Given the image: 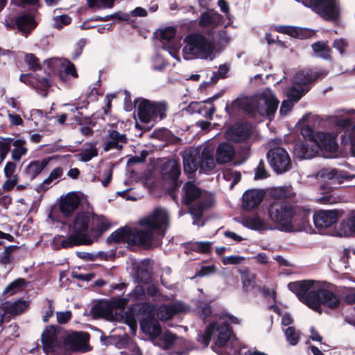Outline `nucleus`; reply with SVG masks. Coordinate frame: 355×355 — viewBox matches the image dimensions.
Here are the masks:
<instances>
[{
	"instance_id": "nucleus-34",
	"label": "nucleus",
	"mask_w": 355,
	"mask_h": 355,
	"mask_svg": "<svg viewBox=\"0 0 355 355\" xmlns=\"http://www.w3.org/2000/svg\"><path fill=\"white\" fill-rule=\"evenodd\" d=\"M12 145L15 147L12 150V159L16 162L19 161L28 152L26 141L24 139L12 138Z\"/></svg>"
},
{
	"instance_id": "nucleus-16",
	"label": "nucleus",
	"mask_w": 355,
	"mask_h": 355,
	"mask_svg": "<svg viewBox=\"0 0 355 355\" xmlns=\"http://www.w3.org/2000/svg\"><path fill=\"white\" fill-rule=\"evenodd\" d=\"M52 159L51 157H46L41 159L31 161L23 169V175L33 181L42 173Z\"/></svg>"
},
{
	"instance_id": "nucleus-10",
	"label": "nucleus",
	"mask_w": 355,
	"mask_h": 355,
	"mask_svg": "<svg viewBox=\"0 0 355 355\" xmlns=\"http://www.w3.org/2000/svg\"><path fill=\"white\" fill-rule=\"evenodd\" d=\"M303 3L326 20L334 21L338 17L336 0H306Z\"/></svg>"
},
{
	"instance_id": "nucleus-27",
	"label": "nucleus",
	"mask_w": 355,
	"mask_h": 355,
	"mask_svg": "<svg viewBox=\"0 0 355 355\" xmlns=\"http://www.w3.org/2000/svg\"><path fill=\"white\" fill-rule=\"evenodd\" d=\"M199 169L203 172L210 171L215 167L213 150L209 146H205L200 152Z\"/></svg>"
},
{
	"instance_id": "nucleus-23",
	"label": "nucleus",
	"mask_w": 355,
	"mask_h": 355,
	"mask_svg": "<svg viewBox=\"0 0 355 355\" xmlns=\"http://www.w3.org/2000/svg\"><path fill=\"white\" fill-rule=\"evenodd\" d=\"M235 155V148L232 144L227 142H222L216 148V162L218 164H227L232 161Z\"/></svg>"
},
{
	"instance_id": "nucleus-39",
	"label": "nucleus",
	"mask_w": 355,
	"mask_h": 355,
	"mask_svg": "<svg viewBox=\"0 0 355 355\" xmlns=\"http://www.w3.org/2000/svg\"><path fill=\"white\" fill-rule=\"evenodd\" d=\"M244 225L247 227L255 231H263L268 229L265 220L261 218L258 215L246 218L244 221Z\"/></svg>"
},
{
	"instance_id": "nucleus-31",
	"label": "nucleus",
	"mask_w": 355,
	"mask_h": 355,
	"mask_svg": "<svg viewBox=\"0 0 355 355\" xmlns=\"http://www.w3.org/2000/svg\"><path fill=\"white\" fill-rule=\"evenodd\" d=\"M91 313L94 318H110L113 313L110 304L107 301H100L94 305L91 309Z\"/></svg>"
},
{
	"instance_id": "nucleus-48",
	"label": "nucleus",
	"mask_w": 355,
	"mask_h": 355,
	"mask_svg": "<svg viewBox=\"0 0 355 355\" xmlns=\"http://www.w3.org/2000/svg\"><path fill=\"white\" fill-rule=\"evenodd\" d=\"M19 247L17 245H9L6 247L4 251L0 254V264L6 266L14 261L12 254Z\"/></svg>"
},
{
	"instance_id": "nucleus-62",
	"label": "nucleus",
	"mask_w": 355,
	"mask_h": 355,
	"mask_svg": "<svg viewBox=\"0 0 355 355\" xmlns=\"http://www.w3.org/2000/svg\"><path fill=\"white\" fill-rule=\"evenodd\" d=\"M268 176L269 174L266 169L264 161L261 159L255 169L254 180L265 179Z\"/></svg>"
},
{
	"instance_id": "nucleus-56",
	"label": "nucleus",
	"mask_w": 355,
	"mask_h": 355,
	"mask_svg": "<svg viewBox=\"0 0 355 355\" xmlns=\"http://www.w3.org/2000/svg\"><path fill=\"white\" fill-rule=\"evenodd\" d=\"M328 187L326 185H321L320 190L322 196L318 198V202L322 204H332L335 202V197L328 191Z\"/></svg>"
},
{
	"instance_id": "nucleus-40",
	"label": "nucleus",
	"mask_w": 355,
	"mask_h": 355,
	"mask_svg": "<svg viewBox=\"0 0 355 355\" xmlns=\"http://www.w3.org/2000/svg\"><path fill=\"white\" fill-rule=\"evenodd\" d=\"M183 245L186 249L205 254L210 252L211 248V243L209 241L189 242L184 243Z\"/></svg>"
},
{
	"instance_id": "nucleus-1",
	"label": "nucleus",
	"mask_w": 355,
	"mask_h": 355,
	"mask_svg": "<svg viewBox=\"0 0 355 355\" xmlns=\"http://www.w3.org/2000/svg\"><path fill=\"white\" fill-rule=\"evenodd\" d=\"M141 227H121L113 232L106 239L107 244L125 243L131 247H140L150 250L161 245L169 225L167 212L156 208L146 217L138 221Z\"/></svg>"
},
{
	"instance_id": "nucleus-63",
	"label": "nucleus",
	"mask_w": 355,
	"mask_h": 355,
	"mask_svg": "<svg viewBox=\"0 0 355 355\" xmlns=\"http://www.w3.org/2000/svg\"><path fill=\"white\" fill-rule=\"evenodd\" d=\"M35 87L41 91H47L52 85V83L49 78L38 77L35 78Z\"/></svg>"
},
{
	"instance_id": "nucleus-58",
	"label": "nucleus",
	"mask_w": 355,
	"mask_h": 355,
	"mask_svg": "<svg viewBox=\"0 0 355 355\" xmlns=\"http://www.w3.org/2000/svg\"><path fill=\"white\" fill-rule=\"evenodd\" d=\"M301 134L306 141H311L314 144L316 141L317 132L310 125H304L301 129Z\"/></svg>"
},
{
	"instance_id": "nucleus-47",
	"label": "nucleus",
	"mask_w": 355,
	"mask_h": 355,
	"mask_svg": "<svg viewBox=\"0 0 355 355\" xmlns=\"http://www.w3.org/2000/svg\"><path fill=\"white\" fill-rule=\"evenodd\" d=\"M76 121L80 125H83V124L87 125L85 126H82L80 128V131L82 135L85 136H89L93 134L94 131L92 130V127L96 125V123L93 121L89 117H84L83 119H81L78 116H76Z\"/></svg>"
},
{
	"instance_id": "nucleus-11",
	"label": "nucleus",
	"mask_w": 355,
	"mask_h": 355,
	"mask_svg": "<svg viewBox=\"0 0 355 355\" xmlns=\"http://www.w3.org/2000/svg\"><path fill=\"white\" fill-rule=\"evenodd\" d=\"M315 293L318 297L316 300H313V304L310 306V309L312 310L321 313V305L331 310H336L340 307V300L333 291L324 288H318L315 290Z\"/></svg>"
},
{
	"instance_id": "nucleus-3",
	"label": "nucleus",
	"mask_w": 355,
	"mask_h": 355,
	"mask_svg": "<svg viewBox=\"0 0 355 355\" xmlns=\"http://www.w3.org/2000/svg\"><path fill=\"white\" fill-rule=\"evenodd\" d=\"M182 191L184 193L182 203L186 206L190 205L195 200L199 199L189 208L190 214L196 220L200 219L204 211L211 208L214 204L213 198L211 196L201 197L202 189L191 181H188L184 184Z\"/></svg>"
},
{
	"instance_id": "nucleus-46",
	"label": "nucleus",
	"mask_w": 355,
	"mask_h": 355,
	"mask_svg": "<svg viewBox=\"0 0 355 355\" xmlns=\"http://www.w3.org/2000/svg\"><path fill=\"white\" fill-rule=\"evenodd\" d=\"M28 284V282L24 278H17L10 282L5 288L3 294L13 295L22 289Z\"/></svg>"
},
{
	"instance_id": "nucleus-7",
	"label": "nucleus",
	"mask_w": 355,
	"mask_h": 355,
	"mask_svg": "<svg viewBox=\"0 0 355 355\" xmlns=\"http://www.w3.org/2000/svg\"><path fill=\"white\" fill-rule=\"evenodd\" d=\"M138 305L137 313L143 316L140 320L141 330L153 338H158L162 334V327L155 318V305L150 302H142Z\"/></svg>"
},
{
	"instance_id": "nucleus-57",
	"label": "nucleus",
	"mask_w": 355,
	"mask_h": 355,
	"mask_svg": "<svg viewBox=\"0 0 355 355\" xmlns=\"http://www.w3.org/2000/svg\"><path fill=\"white\" fill-rule=\"evenodd\" d=\"M129 302V298L127 296L125 297H112L108 300L112 312L114 309H124Z\"/></svg>"
},
{
	"instance_id": "nucleus-52",
	"label": "nucleus",
	"mask_w": 355,
	"mask_h": 355,
	"mask_svg": "<svg viewBox=\"0 0 355 355\" xmlns=\"http://www.w3.org/2000/svg\"><path fill=\"white\" fill-rule=\"evenodd\" d=\"M24 62L31 70L37 71L42 68L39 59L33 53H26L24 56Z\"/></svg>"
},
{
	"instance_id": "nucleus-18",
	"label": "nucleus",
	"mask_w": 355,
	"mask_h": 355,
	"mask_svg": "<svg viewBox=\"0 0 355 355\" xmlns=\"http://www.w3.org/2000/svg\"><path fill=\"white\" fill-rule=\"evenodd\" d=\"M89 334L87 332H73L66 336L64 341L71 352H78L88 343Z\"/></svg>"
},
{
	"instance_id": "nucleus-14",
	"label": "nucleus",
	"mask_w": 355,
	"mask_h": 355,
	"mask_svg": "<svg viewBox=\"0 0 355 355\" xmlns=\"http://www.w3.org/2000/svg\"><path fill=\"white\" fill-rule=\"evenodd\" d=\"M162 179L170 184H175V187H180L182 181L179 177L181 174L180 164L178 160L169 159L162 164L161 167Z\"/></svg>"
},
{
	"instance_id": "nucleus-22",
	"label": "nucleus",
	"mask_w": 355,
	"mask_h": 355,
	"mask_svg": "<svg viewBox=\"0 0 355 355\" xmlns=\"http://www.w3.org/2000/svg\"><path fill=\"white\" fill-rule=\"evenodd\" d=\"M317 137L314 145L320 150L329 153L337 151L338 145L336 141L335 137L331 133L318 132Z\"/></svg>"
},
{
	"instance_id": "nucleus-19",
	"label": "nucleus",
	"mask_w": 355,
	"mask_h": 355,
	"mask_svg": "<svg viewBox=\"0 0 355 355\" xmlns=\"http://www.w3.org/2000/svg\"><path fill=\"white\" fill-rule=\"evenodd\" d=\"M265 193L262 190L250 189L244 192L242 196V207L250 211L258 207L262 202Z\"/></svg>"
},
{
	"instance_id": "nucleus-49",
	"label": "nucleus",
	"mask_w": 355,
	"mask_h": 355,
	"mask_svg": "<svg viewBox=\"0 0 355 355\" xmlns=\"http://www.w3.org/2000/svg\"><path fill=\"white\" fill-rule=\"evenodd\" d=\"M49 355H71V352L65 342L58 341L55 346L45 352Z\"/></svg>"
},
{
	"instance_id": "nucleus-35",
	"label": "nucleus",
	"mask_w": 355,
	"mask_h": 355,
	"mask_svg": "<svg viewBox=\"0 0 355 355\" xmlns=\"http://www.w3.org/2000/svg\"><path fill=\"white\" fill-rule=\"evenodd\" d=\"M293 153L295 155L301 159H309L313 156V149L310 148L305 141H297L295 144Z\"/></svg>"
},
{
	"instance_id": "nucleus-61",
	"label": "nucleus",
	"mask_w": 355,
	"mask_h": 355,
	"mask_svg": "<svg viewBox=\"0 0 355 355\" xmlns=\"http://www.w3.org/2000/svg\"><path fill=\"white\" fill-rule=\"evenodd\" d=\"M176 34V29L173 26H168L160 31L159 39L161 40L171 41Z\"/></svg>"
},
{
	"instance_id": "nucleus-54",
	"label": "nucleus",
	"mask_w": 355,
	"mask_h": 355,
	"mask_svg": "<svg viewBox=\"0 0 355 355\" xmlns=\"http://www.w3.org/2000/svg\"><path fill=\"white\" fill-rule=\"evenodd\" d=\"M89 8L102 9L105 8H112L114 0H87Z\"/></svg>"
},
{
	"instance_id": "nucleus-8",
	"label": "nucleus",
	"mask_w": 355,
	"mask_h": 355,
	"mask_svg": "<svg viewBox=\"0 0 355 355\" xmlns=\"http://www.w3.org/2000/svg\"><path fill=\"white\" fill-rule=\"evenodd\" d=\"M266 157L270 167L277 174L287 172L292 167L291 157L284 148L277 146L270 149Z\"/></svg>"
},
{
	"instance_id": "nucleus-13",
	"label": "nucleus",
	"mask_w": 355,
	"mask_h": 355,
	"mask_svg": "<svg viewBox=\"0 0 355 355\" xmlns=\"http://www.w3.org/2000/svg\"><path fill=\"white\" fill-rule=\"evenodd\" d=\"M343 214V210H320L313 216V223L318 228L329 227L336 224Z\"/></svg>"
},
{
	"instance_id": "nucleus-4",
	"label": "nucleus",
	"mask_w": 355,
	"mask_h": 355,
	"mask_svg": "<svg viewBox=\"0 0 355 355\" xmlns=\"http://www.w3.org/2000/svg\"><path fill=\"white\" fill-rule=\"evenodd\" d=\"M136 101H139L137 105V116L141 123L159 121L166 117L168 105L165 101H152L147 98H139L135 99Z\"/></svg>"
},
{
	"instance_id": "nucleus-25",
	"label": "nucleus",
	"mask_w": 355,
	"mask_h": 355,
	"mask_svg": "<svg viewBox=\"0 0 355 355\" xmlns=\"http://www.w3.org/2000/svg\"><path fill=\"white\" fill-rule=\"evenodd\" d=\"M263 103L259 102V114L261 116H273L277 110L279 101L274 94L263 95Z\"/></svg>"
},
{
	"instance_id": "nucleus-26",
	"label": "nucleus",
	"mask_w": 355,
	"mask_h": 355,
	"mask_svg": "<svg viewBox=\"0 0 355 355\" xmlns=\"http://www.w3.org/2000/svg\"><path fill=\"white\" fill-rule=\"evenodd\" d=\"M184 171L188 175L193 174L199 169L200 151H191L182 157Z\"/></svg>"
},
{
	"instance_id": "nucleus-21",
	"label": "nucleus",
	"mask_w": 355,
	"mask_h": 355,
	"mask_svg": "<svg viewBox=\"0 0 355 355\" xmlns=\"http://www.w3.org/2000/svg\"><path fill=\"white\" fill-rule=\"evenodd\" d=\"M215 327V333H217L215 344L217 346L223 347L226 345L227 343L232 337L233 338H236L234 334L232 327L229 323L223 322L222 323L218 324L216 322Z\"/></svg>"
},
{
	"instance_id": "nucleus-28",
	"label": "nucleus",
	"mask_w": 355,
	"mask_h": 355,
	"mask_svg": "<svg viewBox=\"0 0 355 355\" xmlns=\"http://www.w3.org/2000/svg\"><path fill=\"white\" fill-rule=\"evenodd\" d=\"M41 341L44 352L55 346L59 341L56 336V327L53 325L47 326L42 334Z\"/></svg>"
},
{
	"instance_id": "nucleus-9",
	"label": "nucleus",
	"mask_w": 355,
	"mask_h": 355,
	"mask_svg": "<svg viewBox=\"0 0 355 355\" xmlns=\"http://www.w3.org/2000/svg\"><path fill=\"white\" fill-rule=\"evenodd\" d=\"M316 282L311 279H304L290 282L288 284V288L293 292L297 299L306 304L309 308L313 304V300H316L318 295L315 293V290L310 291L311 288L315 287Z\"/></svg>"
},
{
	"instance_id": "nucleus-2",
	"label": "nucleus",
	"mask_w": 355,
	"mask_h": 355,
	"mask_svg": "<svg viewBox=\"0 0 355 355\" xmlns=\"http://www.w3.org/2000/svg\"><path fill=\"white\" fill-rule=\"evenodd\" d=\"M272 195L274 198L268 208V217L280 230L288 232L295 229L302 230L309 225L311 209L287 201L296 196L292 187L276 188Z\"/></svg>"
},
{
	"instance_id": "nucleus-50",
	"label": "nucleus",
	"mask_w": 355,
	"mask_h": 355,
	"mask_svg": "<svg viewBox=\"0 0 355 355\" xmlns=\"http://www.w3.org/2000/svg\"><path fill=\"white\" fill-rule=\"evenodd\" d=\"M136 313L137 309L135 306H130L122 315L124 322L132 329L137 327Z\"/></svg>"
},
{
	"instance_id": "nucleus-44",
	"label": "nucleus",
	"mask_w": 355,
	"mask_h": 355,
	"mask_svg": "<svg viewBox=\"0 0 355 355\" xmlns=\"http://www.w3.org/2000/svg\"><path fill=\"white\" fill-rule=\"evenodd\" d=\"M216 322H212L206 327L204 334L199 335L198 341L207 347L210 343L212 335L215 333Z\"/></svg>"
},
{
	"instance_id": "nucleus-43",
	"label": "nucleus",
	"mask_w": 355,
	"mask_h": 355,
	"mask_svg": "<svg viewBox=\"0 0 355 355\" xmlns=\"http://www.w3.org/2000/svg\"><path fill=\"white\" fill-rule=\"evenodd\" d=\"M259 102H246L243 105V110L249 119H257L259 114Z\"/></svg>"
},
{
	"instance_id": "nucleus-24",
	"label": "nucleus",
	"mask_w": 355,
	"mask_h": 355,
	"mask_svg": "<svg viewBox=\"0 0 355 355\" xmlns=\"http://www.w3.org/2000/svg\"><path fill=\"white\" fill-rule=\"evenodd\" d=\"M111 227V225L103 216H98L92 213V223L89 232L93 236V240L97 239Z\"/></svg>"
},
{
	"instance_id": "nucleus-15",
	"label": "nucleus",
	"mask_w": 355,
	"mask_h": 355,
	"mask_svg": "<svg viewBox=\"0 0 355 355\" xmlns=\"http://www.w3.org/2000/svg\"><path fill=\"white\" fill-rule=\"evenodd\" d=\"M92 214L88 211H78L71 225L74 232L84 238H91L89 231L92 223Z\"/></svg>"
},
{
	"instance_id": "nucleus-42",
	"label": "nucleus",
	"mask_w": 355,
	"mask_h": 355,
	"mask_svg": "<svg viewBox=\"0 0 355 355\" xmlns=\"http://www.w3.org/2000/svg\"><path fill=\"white\" fill-rule=\"evenodd\" d=\"M340 226L341 230L345 234L349 233L355 235V210L352 211L347 215V218L342 221Z\"/></svg>"
},
{
	"instance_id": "nucleus-64",
	"label": "nucleus",
	"mask_w": 355,
	"mask_h": 355,
	"mask_svg": "<svg viewBox=\"0 0 355 355\" xmlns=\"http://www.w3.org/2000/svg\"><path fill=\"white\" fill-rule=\"evenodd\" d=\"M348 42L345 38L336 39L333 43V47L336 49L341 55H343L348 47Z\"/></svg>"
},
{
	"instance_id": "nucleus-36",
	"label": "nucleus",
	"mask_w": 355,
	"mask_h": 355,
	"mask_svg": "<svg viewBox=\"0 0 355 355\" xmlns=\"http://www.w3.org/2000/svg\"><path fill=\"white\" fill-rule=\"evenodd\" d=\"M240 274L243 291L250 292L253 290L256 285V275L248 269L240 270Z\"/></svg>"
},
{
	"instance_id": "nucleus-53",
	"label": "nucleus",
	"mask_w": 355,
	"mask_h": 355,
	"mask_svg": "<svg viewBox=\"0 0 355 355\" xmlns=\"http://www.w3.org/2000/svg\"><path fill=\"white\" fill-rule=\"evenodd\" d=\"M146 291L144 286L137 285L133 291L129 293L126 296L129 298V301L132 300L137 302L144 300Z\"/></svg>"
},
{
	"instance_id": "nucleus-29",
	"label": "nucleus",
	"mask_w": 355,
	"mask_h": 355,
	"mask_svg": "<svg viewBox=\"0 0 355 355\" xmlns=\"http://www.w3.org/2000/svg\"><path fill=\"white\" fill-rule=\"evenodd\" d=\"M92 243L93 239L92 238L82 237L78 234L73 231V232L67 239L61 241L60 245L62 248L67 249L82 245H89Z\"/></svg>"
},
{
	"instance_id": "nucleus-55",
	"label": "nucleus",
	"mask_w": 355,
	"mask_h": 355,
	"mask_svg": "<svg viewBox=\"0 0 355 355\" xmlns=\"http://www.w3.org/2000/svg\"><path fill=\"white\" fill-rule=\"evenodd\" d=\"M340 170L336 168H322L320 171L319 174L320 177L323 179H326L328 180H336L338 183V176H339Z\"/></svg>"
},
{
	"instance_id": "nucleus-45",
	"label": "nucleus",
	"mask_w": 355,
	"mask_h": 355,
	"mask_svg": "<svg viewBox=\"0 0 355 355\" xmlns=\"http://www.w3.org/2000/svg\"><path fill=\"white\" fill-rule=\"evenodd\" d=\"M312 49L314 52L318 53L320 58L329 60L331 58V49L327 44L323 42H317L312 44Z\"/></svg>"
},
{
	"instance_id": "nucleus-17",
	"label": "nucleus",
	"mask_w": 355,
	"mask_h": 355,
	"mask_svg": "<svg viewBox=\"0 0 355 355\" xmlns=\"http://www.w3.org/2000/svg\"><path fill=\"white\" fill-rule=\"evenodd\" d=\"M80 205V198L76 192H69L60 199L59 209L65 217L71 216Z\"/></svg>"
},
{
	"instance_id": "nucleus-32",
	"label": "nucleus",
	"mask_w": 355,
	"mask_h": 355,
	"mask_svg": "<svg viewBox=\"0 0 355 355\" xmlns=\"http://www.w3.org/2000/svg\"><path fill=\"white\" fill-rule=\"evenodd\" d=\"M158 337V341L154 343V345L163 350H168L171 349L179 338L175 334H173L169 330L166 331Z\"/></svg>"
},
{
	"instance_id": "nucleus-59",
	"label": "nucleus",
	"mask_w": 355,
	"mask_h": 355,
	"mask_svg": "<svg viewBox=\"0 0 355 355\" xmlns=\"http://www.w3.org/2000/svg\"><path fill=\"white\" fill-rule=\"evenodd\" d=\"M109 139H112L119 145L126 144L128 142V139L125 134H121L116 130H111L108 134Z\"/></svg>"
},
{
	"instance_id": "nucleus-41",
	"label": "nucleus",
	"mask_w": 355,
	"mask_h": 355,
	"mask_svg": "<svg viewBox=\"0 0 355 355\" xmlns=\"http://www.w3.org/2000/svg\"><path fill=\"white\" fill-rule=\"evenodd\" d=\"M85 146H88V147L83 148L79 156L82 162H87L98 155V150L95 144L92 143H87Z\"/></svg>"
},
{
	"instance_id": "nucleus-33",
	"label": "nucleus",
	"mask_w": 355,
	"mask_h": 355,
	"mask_svg": "<svg viewBox=\"0 0 355 355\" xmlns=\"http://www.w3.org/2000/svg\"><path fill=\"white\" fill-rule=\"evenodd\" d=\"M181 311L182 307L180 304H172L163 305L158 309V315L161 320H168Z\"/></svg>"
},
{
	"instance_id": "nucleus-20",
	"label": "nucleus",
	"mask_w": 355,
	"mask_h": 355,
	"mask_svg": "<svg viewBox=\"0 0 355 355\" xmlns=\"http://www.w3.org/2000/svg\"><path fill=\"white\" fill-rule=\"evenodd\" d=\"M15 25L21 35L27 37L37 27V23L31 14H23L15 18Z\"/></svg>"
},
{
	"instance_id": "nucleus-60",
	"label": "nucleus",
	"mask_w": 355,
	"mask_h": 355,
	"mask_svg": "<svg viewBox=\"0 0 355 355\" xmlns=\"http://www.w3.org/2000/svg\"><path fill=\"white\" fill-rule=\"evenodd\" d=\"M285 335L288 342L291 345H295L297 344L300 335L297 332L296 329L293 327H288L285 331Z\"/></svg>"
},
{
	"instance_id": "nucleus-51",
	"label": "nucleus",
	"mask_w": 355,
	"mask_h": 355,
	"mask_svg": "<svg viewBox=\"0 0 355 355\" xmlns=\"http://www.w3.org/2000/svg\"><path fill=\"white\" fill-rule=\"evenodd\" d=\"M12 141L11 137H0V162L6 159L10 150Z\"/></svg>"
},
{
	"instance_id": "nucleus-37",
	"label": "nucleus",
	"mask_w": 355,
	"mask_h": 355,
	"mask_svg": "<svg viewBox=\"0 0 355 355\" xmlns=\"http://www.w3.org/2000/svg\"><path fill=\"white\" fill-rule=\"evenodd\" d=\"M150 260L145 259L141 262V266L139 268L136 272L135 277L138 282L148 284L151 280V272L149 266Z\"/></svg>"
},
{
	"instance_id": "nucleus-30",
	"label": "nucleus",
	"mask_w": 355,
	"mask_h": 355,
	"mask_svg": "<svg viewBox=\"0 0 355 355\" xmlns=\"http://www.w3.org/2000/svg\"><path fill=\"white\" fill-rule=\"evenodd\" d=\"M277 30L279 33H284L300 40L309 38L312 35V33L308 29L290 26H281L278 27Z\"/></svg>"
},
{
	"instance_id": "nucleus-12",
	"label": "nucleus",
	"mask_w": 355,
	"mask_h": 355,
	"mask_svg": "<svg viewBox=\"0 0 355 355\" xmlns=\"http://www.w3.org/2000/svg\"><path fill=\"white\" fill-rule=\"evenodd\" d=\"M252 135V125L248 122H238L231 125L225 132L227 140L234 143L247 141Z\"/></svg>"
},
{
	"instance_id": "nucleus-6",
	"label": "nucleus",
	"mask_w": 355,
	"mask_h": 355,
	"mask_svg": "<svg viewBox=\"0 0 355 355\" xmlns=\"http://www.w3.org/2000/svg\"><path fill=\"white\" fill-rule=\"evenodd\" d=\"M322 73L315 71L312 69L304 70L295 73L293 78V86L287 92L288 98L293 102H297L306 93L309 89H304L306 86L318 80Z\"/></svg>"
},
{
	"instance_id": "nucleus-5",
	"label": "nucleus",
	"mask_w": 355,
	"mask_h": 355,
	"mask_svg": "<svg viewBox=\"0 0 355 355\" xmlns=\"http://www.w3.org/2000/svg\"><path fill=\"white\" fill-rule=\"evenodd\" d=\"M184 41L187 45L183 48V51L186 54L206 59L214 52V44L200 33L189 34Z\"/></svg>"
},
{
	"instance_id": "nucleus-38",
	"label": "nucleus",
	"mask_w": 355,
	"mask_h": 355,
	"mask_svg": "<svg viewBox=\"0 0 355 355\" xmlns=\"http://www.w3.org/2000/svg\"><path fill=\"white\" fill-rule=\"evenodd\" d=\"M28 306V301L18 300L7 305L5 308V313L13 316L18 315L24 313Z\"/></svg>"
}]
</instances>
